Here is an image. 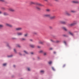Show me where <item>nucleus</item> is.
<instances>
[{"label":"nucleus","instance_id":"nucleus-49","mask_svg":"<svg viewBox=\"0 0 79 79\" xmlns=\"http://www.w3.org/2000/svg\"><path fill=\"white\" fill-rule=\"evenodd\" d=\"M38 5H40V4H38Z\"/></svg>","mask_w":79,"mask_h":79},{"label":"nucleus","instance_id":"nucleus-27","mask_svg":"<svg viewBox=\"0 0 79 79\" xmlns=\"http://www.w3.org/2000/svg\"><path fill=\"white\" fill-rule=\"evenodd\" d=\"M46 11L48 12H49V11H50V10L49 9H47L46 10Z\"/></svg>","mask_w":79,"mask_h":79},{"label":"nucleus","instance_id":"nucleus-47","mask_svg":"<svg viewBox=\"0 0 79 79\" xmlns=\"http://www.w3.org/2000/svg\"><path fill=\"white\" fill-rule=\"evenodd\" d=\"M33 54H34V53H33V52H31V54L32 55Z\"/></svg>","mask_w":79,"mask_h":79},{"label":"nucleus","instance_id":"nucleus-28","mask_svg":"<svg viewBox=\"0 0 79 79\" xmlns=\"http://www.w3.org/2000/svg\"><path fill=\"white\" fill-rule=\"evenodd\" d=\"M24 53H25L26 54H27L28 53V52H27L26 51H24Z\"/></svg>","mask_w":79,"mask_h":79},{"label":"nucleus","instance_id":"nucleus-6","mask_svg":"<svg viewBox=\"0 0 79 79\" xmlns=\"http://www.w3.org/2000/svg\"><path fill=\"white\" fill-rule=\"evenodd\" d=\"M6 26H8V27H13V26L11 25H10V24H8V23H6Z\"/></svg>","mask_w":79,"mask_h":79},{"label":"nucleus","instance_id":"nucleus-14","mask_svg":"<svg viewBox=\"0 0 79 79\" xmlns=\"http://www.w3.org/2000/svg\"><path fill=\"white\" fill-rule=\"evenodd\" d=\"M30 5H32L33 4H35V2H34L31 1L30 2Z\"/></svg>","mask_w":79,"mask_h":79},{"label":"nucleus","instance_id":"nucleus-32","mask_svg":"<svg viewBox=\"0 0 79 79\" xmlns=\"http://www.w3.org/2000/svg\"><path fill=\"white\" fill-rule=\"evenodd\" d=\"M11 39L12 40H15L16 39V38L14 37L12 38Z\"/></svg>","mask_w":79,"mask_h":79},{"label":"nucleus","instance_id":"nucleus-2","mask_svg":"<svg viewBox=\"0 0 79 79\" xmlns=\"http://www.w3.org/2000/svg\"><path fill=\"white\" fill-rule=\"evenodd\" d=\"M72 2L73 3H76V4H79V1H78L75 0L73 1Z\"/></svg>","mask_w":79,"mask_h":79},{"label":"nucleus","instance_id":"nucleus-15","mask_svg":"<svg viewBox=\"0 0 79 79\" xmlns=\"http://www.w3.org/2000/svg\"><path fill=\"white\" fill-rule=\"evenodd\" d=\"M36 10H40V8L38 6H36Z\"/></svg>","mask_w":79,"mask_h":79},{"label":"nucleus","instance_id":"nucleus-26","mask_svg":"<svg viewBox=\"0 0 79 79\" xmlns=\"http://www.w3.org/2000/svg\"><path fill=\"white\" fill-rule=\"evenodd\" d=\"M3 27V25H0V28Z\"/></svg>","mask_w":79,"mask_h":79},{"label":"nucleus","instance_id":"nucleus-22","mask_svg":"<svg viewBox=\"0 0 79 79\" xmlns=\"http://www.w3.org/2000/svg\"><path fill=\"white\" fill-rule=\"evenodd\" d=\"M65 15H67L68 14V12L67 11H66L65 13Z\"/></svg>","mask_w":79,"mask_h":79},{"label":"nucleus","instance_id":"nucleus-37","mask_svg":"<svg viewBox=\"0 0 79 79\" xmlns=\"http://www.w3.org/2000/svg\"><path fill=\"white\" fill-rule=\"evenodd\" d=\"M64 44H65V45L66 44V42L65 41H64Z\"/></svg>","mask_w":79,"mask_h":79},{"label":"nucleus","instance_id":"nucleus-9","mask_svg":"<svg viewBox=\"0 0 79 79\" xmlns=\"http://www.w3.org/2000/svg\"><path fill=\"white\" fill-rule=\"evenodd\" d=\"M16 31H21V30H22V28L21 27H19L16 28Z\"/></svg>","mask_w":79,"mask_h":79},{"label":"nucleus","instance_id":"nucleus-11","mask_svg":"<svg viewBox=\"0 0 79 79\" xmlns=\"http://www.w3.org/2000/svg\"><path fill=\"white\" fill-rule=\"evenodd\" d=\"M62 28L63 29H64V31H67V29L65 27H63Z\"/></svg>","mask_w":79,"mask_h":79},{"label":"nucleus","instance_id":"nucleus-23","mask_svg":"<svg viewBox=\"0 0 79 79\" xmlns=\"http://www.w3.org/2000/svg\"><path fill=\"white\" fill-rule=\"evenodd\" d=\"M17 47H19V48H20V47H21V46H20V45H19V44H17Z\"/></svg>","mask_w":79,"mask_h":79},{"label":"nucleus","instance_id":"nucleus-33","mask_svg":"<svg viewBox=\"0 0 79 79\" xmlns=\"http://www.w3.org/2000/svg\"><path fill=\"white\" fill-rule=\"evenodd\" d=\"M8 56V57H12V56H13V55L9 56Z\"/></svg>","mask_w":79,"mask_h":79},{"label":"nucleus","instance_id":"nucleus-1","mask_svg":"<svg viewBox=\"0 0 79 79\" xmlns=\"http://www.w3.org/2000/svg\"><path fill=\"white\" fill-rule=\"evenodd\" d=\"M77 23V22L75 21L73 23H71V24H69L68 25V26H74V25H75V24H76Z\"/></svg>","mask_w":79,"mask_h":79},{"label":"nucleus","instance_id":"nucleus-29","mask_svg":"<svg viewBox=\"0 0 79 79\" xmlns=\"http://www.w3.org/2000/svg\"><path fill=\"white\" fill-rule=\"evenodd\" d=\"M47 52H44V56L47 55Z\"/></svg>","mask_w":79,"mask_h":79},{"label":"nucleus","instance_id":"nucleus-53","mask_svg":"<svg viewBox=\"0 0 79 79\" xmlns=\"http://www.w3.org/2000/svg\"><path fill=\"white\" fill-rule=\"evenodd\" d=\"M38 58V59H39V57H38V58Z\"/></svg>","mask_w":79,"mask_h":79},{"label":"nucleus","instance_id":"nucleus-10","mask_svg":"<svg viewBox=\"0 0 79 79\" xmlns=\"http://www.w3.org/2000/svg\"><path fill=\"white\" fill-rule=\"evenodd\" d=\"M60 23H62V24H66V22L63 21H60Z\"/></svg>","mask_w":79,"mask_h":79},{"label":"nucleus","instance_id":"nucleus-5","mask_svg":"<svg viewBox=\"0 0 79 79\" xmlns=\"http://www.w3.org/2000/svg\"><path fill=\"white\" fill-rule=\"evenodd\" d=\"M49 18L51 19H55V16H52L51 15V16L49 17Z\"/></svg>","mask_w":79,"mask_h":79},{"label":"nucleus","instance_id":"nucleus-17","mask_svg":"<svg viewBox=\"0 0 79 79\" xmlns=\"http://www.w3.org/2000/svg\"><path fill=\"white\" fill-rule=\"evenodd\" d=\"M21 40H22V41H23V40H26V39L22 38L21 39Z\"/></svg>","mask_w":79,"mask_h":79},{"label":"nucleus","instance_id":"nucleus-39","mask_svg":"<svg viewBox=\"0 0 79 79\" xmlns=\"http://www.w3.org/2000/svg\"><path fill=\"white\" fill-rule=\"evenodd\" d=\"M65 66H66V65L64 64V65H63V68H64V67H65Z\"/></svg>","mask_w":79,"mask_h":79},{"label":"nucleus","instance_id":"nucleus-8","mask_svg":"<svg viewBox=\"0 0 79 79\" xmlns=\"http://www.w3.org/2000/svg\"><path fill=\"white\" fill-rule=\"evenodd\" d=\"M17 35H23V32H19L17 33Z\"/></svg>","mask_w":79,"mask_h":79},{"label":"nucleus","instance_id":"nucleus-36","mask_svg":"<svg viewBox=\"0 0 79 79\" xmlns=\"http://www.w3.org/2000/svg\"><path fill=\"white\" fill-rule=\"evenodd\" d=\"M6 63H5L3 64V66H6Z\"/></svg>","mask_w":79,"mask_h":79},{"label":"nucleus","instance_id":"nucleus-7","mask_svg":"<svg viewBox=\"0 0 79 79\" xmlns=\"http://www.w3.org/2000/svg\"><path fill=\"white\" fill-rule=\"evenodd\" d=\"M50 40L51 42H56V43H59V42H60V41L59 40H56L55 42L53 41L52 39H51Z\"/></svg>","mask_w":79,"mask_h":79},{"label":"nucleus","instance_id":"nucleus-13","mask_svg":"<svg viewBox=\"0 0 79 79\" xmlns=\"http://www.w3.org/2000/svg\"><path fill=\"white\" fill-rule=\"evenodd\" d=\"M30 46L31 47H32V48H34V47H35V46L34 45H33L32 44H30Z\"/></svg>","mask_w":79,"mask_h":79},{"label":"nucleus","instance_id":"nucleus-41","mask_svg":"<svg viewBox=\"0 0 79 79\" xmlns=\"http://www.w3.org/2000/svg\"><path fill=\"white\" fill-rule=\"evenodd\" d=\"M37 47H38V48H40V46H38Z\"/></svg>","mask_w":79,"mask_h":79},{"label":"nucleus","instance_id":"nucleus-40","mask_svg":"<svg viewBox=\"0 0 79 79\" xmlns=\"http://www.w3.org/2000/svg\"><path fill=\"white\" fill-rule=\"evenodd\" d=\"M27 69H28V71H30L31 70V69H29V68H28Z\"/></svg>","mask_w":79,"mask_h":79},{"label":"nucleus","instance_id":"nucleus-24","mask_svg":"<svg viewBox=\"0 0 79 79\" xmlns=\"http://www.w3.org/2000/svg\"><path fill=\"white\" fill-rule=\"evenodd\" d=\"M40 73H44V70H41L40 71Z\"/></svg>","mask_w":79,"mask_h":79},{"label":"nucleus","instance_id":"nucleus-21","mask_svg":"<svg viewBox=\"0 0 79 79\" xmlns=\"http://www.w3.org/2000/svg\"><path fill=\"white\" fill-rule=\"evenodd\" d=\"M52 63V61H50L48 62V64H51Z\"/></svg>","mask_w":79,"mask_h":79},{"label":"nucleus","instance_id":"nucleus-38","mask_svg":"<svg viewBox=\"0 0 79 79\" xmlns=\"http://www.w3.org/2000/svg\"><path fill=\"white\" fill-rule=\"evenodd\" d=\"M43 52V51L42 50H40V53H42Z\"/></svg>","mask_w":79,"mask_h":79},{"label":"nucleus","instance_id":"nucleus-19","mask_svg":"<svg viewBox=\"0 0 79 79\" xmlns=\"http://www.w3.org/2000/svg\"><path fill=\"white\" fill-rule=\"evenodd\" d=\"M71 13H76V11H75V10H71Z\"/></svg>","mask_w":79,"mask_h":79},{"label":"nucleus","instance_id":"nucleus-16","mask_svg":"<svg viewBox=\"0 0 79 79\" xmlns=\"http://www.w3.org/2000/svg\"><path fill=\"white\" fill-rule=\"evenodd\" d=\"M69 34H70V35H72V36H74V34L71 32H69Z\"/></svg>","mask_w":79,"mask_h":79},{"label":"nucleus","instance_id":"nucleus-30","mask_svg":"<svg viewBox=\"0 0 79 79\" xmlns=\"http://www.w3.org/2000/svg\"><path fill=\"white\" fill-rule=\"evenodd\" d=\"M52 69L53 71H55V69L54 68V67H52Z\"/></svg>","mask_w":79,"mask_h":79},{"label":"nucleus","instance_id":"nucleus-12","mask_svg":"<svg viewBox=\"0 0 79 79\" xmlns=\"http://www.w3.org/2000/svg\"><path fill=\"white\" fill-rule=\"evenodd\" d=\"M3 15L5 16H7V15H8V14L6 12H4L3 13Z\"/></svg>","mask_w":79,"mask_h":79},{"label":"nucleus","instance_id":"nucleus-43","mask_svg":"<svg viewBox=\"0 0 79 79\" xmlns=\"http://www.w3.org/2000/svg\"><path fill=\"white\" fill-rule=\"evenodd\" d=\"M2 12L0 11V14H2Z\"/></svg>","mask_w":79,"mask_h":79},{"label":"nucleus","instance_id":"nucleus-48","mask_svg":"<svg viewBox=\"0 0 79 79\" xmlns=\"http://www.w3.org/2000/svg\"><path fill=\"white\" fill-rule=\"evenodd\" d=\"M15 66H16L15 65H14V68H15Z\"/></svg>","mask_w":79,"mask_h":79},{"label":"nucleus","instance_id":"nucleus-31","mask_svg":"<svg viewBox=\"0 0 79 79\" xmlns=\"http://www.w3.org/2000/svg\"><path fill=\"white\" fill-rule=\"evenodd\" d=\"M67 16H71V14L68 13V14H67Z\"/></svg>","mask_w":79,"mask_h":79},{"label":"nucleus","instance_id":"nucleus-52","mask_svg":"<svg viewBox=\"0 0 79 79\" xmlns=\"http://www.w3.org/2000/svg\"><path fill=\"white\" fill-rule=\"evenodd\" d=\"M44 0L45 1H47L48 0Z\"/></svg>","mask_w":79,"mask_h":79},{"label":"nucleus","instance_id":"nucleus-20","mask_svg":"<svg viewBox=\"0 0 79 79\" xmlns=\"http://www.w3.org/2000/svg\"><path fill=\"white\" fill-rule=\"evenodd\" d=\"M39 44H43V42H42L41 41H40L39 42Z\"/></svg>","mask_w":79,"mask_h":79},{"label":"nucleus","instance_id":"nucleus-4","mask_svg":"<svg viewBox=\"0 0 79 79\" xmlns=\"http://www.w3.org/2000/svg\"><path fill=\"white\" fill-rule=\"evenodd\" d=\"M9 10L10 11H11V12H15V10L12 8H10Z\"/></svg>","mask_w":79,"mask_h":79},{"label":"nucleus","instance_id":"nucleus-51","mask_svg":"<svg viewBox=\"0 0 79 79\" xmlns=\"http://www.w3.org/2000/svg\"><path fill=\"white\" fill-rule=\"evenodd\" d=\"M54 54L56 53V52H54Z\"/></svg>","mask_w":79,"mask_h":79},{"label":"nucleus","instance_id":"nucleus-34","mask_svg":"<svg viewBox=\"0 0 79 79\" xmlns=\"http://www.w3.org/2000/svg\"><path fill=\"white\" fill-rule=\"evenodd\" d=\"M0 2H4L5 1L4 0H0Z\"/></svg>","mask_w":79,"mask_h":79},{"label":"nucleus","instance_id":"nucleus-3","mask_svg":"<svg viewBox=\"0 0 79 79\" xmlns=\"http://www.w3.org/2000/svg\"><path fill=\"white\" fill-rule=\"evenodd\" d=\"M51 16V14H44L43 15L44 17H49V18H50V16Z\"/></svg>","mask_w":79,"mask_h":79},{"label":"nucleus","instance_id":"nucleus-25","mask_svg":"<svg viewBox=\"0 0 79 79\" xmlns=\"http://www.w3.org/2000/svg\"><path fill=\"white\" fill-rule=\"evenodd\" d=\"M27 35H28V34L27 33H26L24 35V36H25V37H27Z\"/></svg>","mask_w":79,"mask_h":79},{"label":"nucleus","instance_id":"nucleus-44","mask_svg":"<svg viewBox=\"0 0 79 79\" xmlns=\"http://www.w3.org/2000/svg\"><path fill=\"white\" fill-rule=\"evenodd\" d=\"M19 54L20 55H21V53H19Z\"/></svg>","mask_w":79,"mask_h":79},{"label":"nucleus","instance_id":"nucleus-35","mask_svg":"<svg viewBox=\"0 0 79 79\" xmlns=\"http://www.w3.org/2000/svg\"><path fill=\"white\" fill-rule=\"evenodd\" d=\"M14 50L15 53H16V49H14Z\"/></svg>","mask_w":79,"mask_h":79},{"label":"nucleus","instance_id":"nucleus-54","mask_svg":"<svg viewBox=\"0 0 79 79\" xmlns=\"http://www.w3.org/2000/svg\"><path fill=\"white\" fill-rule=\"evenodd\" d=\"M64 36H66V35H64Z\"/></svg>","mask_w":79,"mask_h":79},{"label":"nucleus","instance_id":"nucleus-50","mask_svg":"<svg viewBox=\"0 0 79 79\" xmlns=\"http://www.w3.org/2000/svg\"><path fill=\"white\" fill-rule=\"evenodd\" d=\"M30 40V41H32V40L31 39Z\"/></svg>","mask_w":79,"mask_h":79},{"label":"nucleus","instance_id":"nucleus-42","mask_svg":"<svg viewBox=\"0 0 79 79\" xmlns=\"http://www.w3.org/2000/svg\"><path fill=\"white\" fill-rule=\"evenodd\" d=\"M56 2H58V0H54Z\"/></svg>","mask_w":79,"mask_h":79},{"label":"nucleus","instance_id":"nucleus-45","mask_svg":"<svg viewBox=\"0 0 79 79\" xmlns=\"http://www.w3.org/2000/svg\"><path fill=\"white\" fill-rule=\"evenodd\" d=\"M7 46L9 47V48H10V46H9V45H7Z\"/></svg>","mask_w":79,"mask_h":79},{"label":"nucleus","instance_id":"nucleus-46","mask_svg":"<svg viewBox=\"0 0 79 79\" xmlns=\"http://www.w3.org/2000/svg\"><path fill=\"white\" fill-rule=\"evenodd\" d=\"M2 9H3V10H5V8L3 7L2 8Z\"/></svg>","mask_w":79,"mask_h":79},{"label":"nucleus","instance_id":"nucleus-18","mask_svg":"<svg viewBox=\"0 0 79 79\" xmlns=\"http://www.w3.org/2000/svg\"><path fill=\"white\" fill-rule=\"evenodd\" d=\"M33 34L34 35H37V33L36 32H34L33 33Z\"/></svg>","mask_w":79,"mask_h":79}]
</instances>
